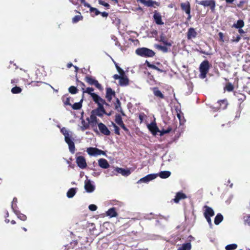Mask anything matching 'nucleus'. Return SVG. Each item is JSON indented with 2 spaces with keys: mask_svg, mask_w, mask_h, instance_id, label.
Instances as JSON below:
<instances>
[{
  "mask_svg": "<svg viewBox=\"0 0 250 250\" xmlns=\"http://www.w3.org/2000/svg\"><path fill=\"white\" fill-rule=\"evenodd\" d=\"M61 132L64 136V140L65 142L68 145L69 151L72 153H74L75 150V147L74 143L75 138V135L73 132L68 131L65 127H62L61 129Z\"/></svg>",
  "mask_w": 250,
  "mask_h": 250,
  "instance_id": "1",
  "label": "nucleus"
},
{
  "mask_svg": "<svg viewBox=\"0 0 250 250\" xmlns=\"http://www.w3.org/2000/svg\"><path fill=\"white\" fill-rule=\"evenodd\" d=\"M135 52L137 55L146 57H152L155 54L153 50L145 47L138 48Z\"/></svg>",
  "mask_w": 250,
  "mask_h": 250,
  "instance_id": "2",
  "label": "nucleus"
},
{
  "mask_svg": "<svg viewBox=\"0 0 250 250\" xmlns=\"http://www.w3.org/2000/svg\"><path fill=\"white\" fill-rule=\"evenodd\" d=\"M209 68V62L208 61H203L200 65L199 71L200 74L199 77L202 79L206 77L207 74L208 72Z\"/></svg>",
  "mask_w": 250,
  "mask_h": 250,
  "instance_id": "3",
  "label": "nucleus"
},
{
  "mask_svg": "<svg viewBox=\"0 0 250 250\" xmlns=\"http://www.w3.org/2000/svg\"><path fill=\"white\" fill-rule=\"evenodd\" d=\"M84 80L89 85H93L98 89L100 90H103V87L102 86L101 84L99 83L98 81L94 78L90 76H85Z\"/></svg>",
  "mask_w": 250,
  "mask_h": 250,
  "instance_id": "4",
  "label": "nucleus"
},
{
  "mask_svg": "<svg viewBox=\"0 0 250 250\" xmlns=\"http://www.w3.org/2000/svg\"><path fill=\"white\" fill-rule=\"evenodd\" d=\"M116 172L118 173H121L122 175L125 176H127L131 173L130 170L128 169H124L122 168L117 167L114 170H113L112 171V173L110 174L109 175L110 176L117 175Z\"/></svg>",
  "mask_w": 250,
  "mask_h": 250,
  "instance_id": "5",
  "label": "nucleus"
},
{
  "mask_svg": "<svg viewBox=\"0 0 250 250\" xmlns=\"http://www.w3.org/2000/svg\"><path fill=\"white\" fill-rule=\"evenodd\" d=\"M86 151L90 156H98L100 155H104L105 152L104 151L100 150L95 147H89L87 148Z\"/></svg>",
  "mask_w": 250,
  "mask_h": 250,
  "instance_id": "6",
  "label": "nucleus"
},
{
  "mask_svg": "<svg viewBox=\"0 0 250 250\" xmlns=\"http://www.w3.org/2000/svg\"><path fill=\"white\" fill-rule=\"evenodd\" d=\"M199 4L205 7L209 6L212 11H214L215 7V1L214 0H204L200 1Z\"/></svg>",
  "mask_w": 250,
  "mask_h": 250,
  "instance_id": "7",
  "label": "nucleus"
},
{
  "mask_svg": "<svg viewBox=\"0 0 250 250\" xmlns=\"http://www.w3.org/2000/svg\"><path fill=\"white\" fill-rule=\"evenodd\" d=\"M180 5L182 10L185 11L186 13L188 15L187 20L189 21L191 18L190 15V6L189 2L188 1L183 2L181 3Z\"/></svg>",
  "mask_w": 250,
  "mask_h": 250,
  "instance_id": "8",
  "label": "nucleus"
},
{
  "mask_svg": "<svg viewBox=\"0 0 250 250\" xmlns=\"http://www.w3.org/2000/svg\"><path fill=\"white\" fill-rule=\"evenodd\" d=\"M76 163L78 167L82 169L85 168L87 166L85 159L83 156H78L76 158Z\"/></svg>",
  "mask_w": 250,
  "mask_h": 250,
  "instance_id": "9",
  "label": "nucleus"
},
{
  "mask_svg": "<svg viewBox=\"0 0 250 250\" xmlns=\"http://www.w3.org/2000/svg\"><path fill=\"white\" fill-rule=\"evenodd\" d=\"M98 128L100 132L106 136H108L110 134V131L107 128V127L102 123H99L98 124Z\"/></svg>",
  "mask_w": 250,
  "mask_h": 250,
  "instance_id": "10",
  "label": "nucleus"
},
{
  "mask_svg": "<svg viewBox=\"0 0 250 250\" xmlns=\"http://www.w3.org/2000/svg\"><path fill=\"white\" fill-rule=\"evenodd\" d=\"M157 177V174H151L146 176L145 177L140 179L138 183H147L151 180L155 179Z\"/></svg>",
  "mask_w": 250,
  "mask_h": 250,
  "instance_id": "11",
  "label": "nucleus"
},
{
  "mask_svg": "<svg viewBox=\"0 0 250 250\" xmlns=\"http://www.w3.org/2000/svg\"><path fill=\"white\" fill-rule=\"evenodd\" d=\"M93 95V97L92 98L93 101L98 104V106H103L104 104H105V100L102 99L97 94Z\"/></svg>",
  "mask_w": 250,
  "mask_h": 250,
  "instance_id": "12",
  "label": "nucleus"
},
{
  "mask_svg": "<svg viewBox=\"0 0 250 250\" xmlns=\"http://www.w3.org/2000/svg\"><path fill=\"white\" fill-rule=\"evenodd\" d=\"M84 188L87 192H92L95 190V186L90 180H86L84 182Z\"/></svg>",
  "mask_w": 250,
  "mask_h": 250,
  "instance_id": "13",
  "label": "nucleus"
},
{
  "mask_svg": "<svg viewBox=\"0 0 250 250\" xmlns=\"http://www.w3.org/2000/svg\"><path fill=\"white\" fill-rule=\"evenodd\" d=\"M93 113H94L98 116L102 117L104 114H106L104 109V105L103 106H98V107L96 109L93 110Z\"/></svg>",
  "mask_w": 250,
  "mask_h": 250,
  "instance_id": "14",
  "label": "nucleus"
},
{
  "mask_svg": "<svg viewBox=\"0 0 250 250\" xmlns=\"http://www.w3.org/2000/svg\"><path fill=\"white\" fill-rule=\"evenodd\" d=\"M115 95V92L110 87H108L106 89V95L105 97L109 102H110L113 96Z\"/></svg>",
  "mask_w": 250,
  "mask_h": 250,
  "instance_id": "15",
  "label": "nucleus"
},
{
  "mask_svg": "<svg viewBox=\"0 0 250 250\" xmlns=\"http://www.w3.org/2000/svg\"><path fill=\"white\" fill-rule=\"evenodd\" d=\"M147 127L154 135H156L158 132L160 131L155 123H152L148 125Z\"/></svg>",
  "mask_w": 250,
  "mask_h": 250,
  "instance_id": "16",
  "label": "nucleus"
},
{
  "mask_svg": "<svg viewBox=\"0 0 250 250\" xmlns=\"http://www.w3.org/2000/svg\"><path fill=\"white\" fill-rule=\"evenodd\" d=\"M129 79L126 76H125V74L122 75V77H121V79L119 82V84L122 86H127L129 84Z\"/></svg>",
  "mask_w": 250,
  "mask_h": 250,
  "instance_id": "17",
  "label": "nucleus"
},
{
  "mask_svg": "<svg viewBox=\"0 0 250 250\" xmlns=\"http://www.w3.org/2000/svg\"><path fill=\"white\" fill-rule=\"evenodd\" d=\"M137 1H139L145 6L147 7H153L154 4L158 5V2L152 0H137Z\"/></svg>",
  "mask_w": 250,
  "mask_h": 250,
  "instance_id": "18",
  "label": "nucleus"
},
{
  "mask_svg": "<svg viewBox=\"0 0 250 250\" xmlns=\"http://www.w3.org/2000/svg\"><path fill=\"white\" fill-rule=\"evenodd\" d=\"M99 166L103 168H107L109 167V165L107 161L105 159H100L98 160Z\"/></svg>",
  "mask_w": 250,
  "mask_h": 250,
  "instance_id": "19",
  "label": "nucleus"
},
{
  "mask_svg": "<svg viewBox=\"0 0 250 250\" xmlns=\"http://www.w3.org/2000/svg\"><path fill=\"white\" fill-rule=\"evenodd\" d=\"M205 208H206L205 211L204 212L205 217H212L214 215V212L213 210L210 207H209L207 206H205Z\"/></svg>",
  "mask_w": 250,
  "mask_h": 250,
  "instance_id": "20",
  "label": "nucleus"
},
{
  "mask_svg": "<svg viewBox=\"0 0 250 250\" xmlns=\"http://www.w3.org/2000/svg\"><path fill=\"white\" fill-rule=\"evenodd\" d=\"M197 35V32L193 28H190L188 29L187 37L188 39L195 38Z\"/></svg>",
  "mask_w": 250,
  "mask_h": 250,
  "instance_id": "21",
  "label": "nucleus"
},
{
  "mask_svg": "<svg viewBox=\"0 0 250 250\" xmlns=\"http://www.w3.org/2000/svg\"><path fill=\"white\" fill-rule=\"evenodd\" d=\"M155 22L159 25H162L164 22L162 21V17L160 14L155 12L153 16Z\"/></svg>",
  "mask_w": 250,
  "mask_h": 250,
  "instance_id": "22",
  "label": "nucleus"
},
{
  "mask_svg": "<svg viewBox=\"0 0 250 250\" xmlns=\"http://www.w3.org/2000/svg\"><path fill=\"white\" fill-rule=\"evenodd\" d=\"M187 196L186 194H185L183 193L182 192H178L175 198L173 199L174 202L177 203L179 202V201L181 199H184L186 198Z\"/></svg>",
  "mask_w": 250,
  "mask_h": 250,
  "instance_id": "23",
  "label": "nucleus"
},
{
  "mask_svg": "<svg viewBox=\"0 0 250 250\" xmlns=\"http://www.w3.org/2000/svg\"><path fill=\"white\" fill-rule=\"evenodd\" d=\"M160 42H162L165 45L167 46H171L172 44V41H168L167 40L163 34L160 37Z\"/></svg>",
  "mask_w": 250,
  "mask_h": 250,
  "instance_id": "24",
  "label": "nucleus"
},
{
  "mask_svg": "<svg viewBox=\"0 0 250 250\" xmlns=\"http://www.w3.org/2000/svg\"><path fill=\"white\" fill-rule=\"evenodd\" d=\"M106 215L110 217H114L117 216V213L116 211L115 208H112L109 209L106 211Z\"/></svg>",
  "mask_w": 250,
  "mask_h": 250,
  "instance_id": "25",
  "label": "nucleus"
},
{
  "mask_svg": "<svg viewBox=\"0 0 250 250\" xmlns=\"http://www.w3.org/2000/svg\"><path fill=\"white\" fill-rule=\"evenodd\" d=\"M153 94L155 96H156L157 97H159L161 99L164 98V95L162 94V93L161 92V91L158 89V88L157 87L153 88Z\"/></svg>",
  "mask_w": 250,
  "mask_h": 250,
  "instance_id": "26",
  "label": "nucleus"
},
{
  "mask_svg": "<svg viewBox=\"0 0 250 250\" xmlns=\"http://www.w3.org/2000/svg\"><path fill=\"white\" fill-rule=\"evenodd\" d=\"M191 248V245L190 243H187L183 244L177 250H190Z\"/></svg>",
  "mask_w": 250,
  "mask_h": 250,
  "instance_id": "27",
  "label": "nucleus"
},
{
  "mask_svg": "<svg viewBox=\"0 0 250 250\" xmlns=\"http://www.w3.org/2000/svg\"><path fill=\"white\" fill-rule=\"evenodd\" d=\"M171 173L169 171H163L160 172L158 175L160 177L163 179L167 178L170 176Z\"/></svg>",
  "mask_w": 250,
  "mask_h": 250,
  "instance_id": "28",
  "label": "nucleus"
},
{
  "mask_svg": "<svg viewBox=\"0 0 250 250\" xmlns=\"http://www.w3.org/2000/svg\"><path fill=\"white\" fill-rule=\"evenodd\" d=\"M82 90H83V93H86L88 94L89 95H90L91 98H92L93 97V94H96V93L93 92L94 91V88L92 87H89L86 88V89H84L83 88Z\"/></svg>",
  "mask_w": 250,
  "mask_h": 250,
  "instance_id": "29",
  "label": "nucleus"
},
{
  "mask_svg": "<svg viewBox=\"0 0 250 250\" xmlns=\"http://www.w3.org/2000/svg\"><path fill=\"white\" fill-rule=\"evenodd\" d=\"M115 109L118 111L121 112L122 113V115L125 116V114L124 113V112L123 111L122 108H121V103L118 98L116 99V102L115 104Z\"/></svg>",
  "mask_w": 250,
  "mask_h": 250,
  "instance_id": "30",
  "label": "nucleus"
},
{
  "mask_svg": "<svg viewBox=\"0 0 250 250\" xmlns=\"http://www.w3.org/2000/svg\"><path fill=\"white\" fill-rule=\"evenodd\" d=\"M223 219V215L220 213H218L215 217L214 223L217 225H219L222 221Z\"/></svg>",
  "mask_w": 250,
  "mask_h": 250,
  "instance_id": "31",
  "label": "nucleus"
},
{
  "mask_svg": "<svg viewBox=\"0 0 250 250\" xmlns=\"http://www.w3.org/2000/svg\"><path fill=\"white\" fill-rule=\"evenodd\" d=\"M76 190L75 188H71L67 192V196L68 198H72L76 194Z\"/></svg>",
  "mask_w": 250,
  "mask_h": 250,
  "instance_id": "32",
  "label": "nucleus"
},
{
  "mask_svg": "<svg viewBox=\"0 0 250 250\" xmlns=\"http://www.w3.org/2000/svg\"><path fill=\"white\" fill-rule=\"evenodd\" d=\"M82 101H83V99H82L81 100V101L78 103H75L73 105L71 104V106H72L73 109L74 110L80 109V108H81V107L82 106Z\"/></svg>",
  "mask_w": 250,
  "mask_h": 250,
  "instance_id": "33",
  "label": "nucleus"
},
{
  "mask_svg": "<svg viewBox=\"0 0 250 250\" xmlns=\"http://www.w3.org/2000/svg\"><path fill=\"white\" fill-rule=\"evenodd\" d=\"M155 47L159 50L162 51L164 53H167L168 52V48L165 46H162L159 44H155Z\"/></svg>",
  "mask_w": 250,
  "mask_h": 250,
  "instance_id": "34",
  "label": "nucleus"
},
{
  "mask_svg": "<svg viewBox=\"0 0 250 250\" xmlns=\"http://www.w3.org/2000/svg\"><path fill=\"white\" fill-rule=\"evenodd\" d=\"M244 26V22L243 21L240 20L237 21L236 24H233V26L236 28H241Z\"/></svg>",
  "mask_w": 250,
  "mask_h": 250,
  "instance_id": "35",
  "label": "nucleus"
},
{
  "mask_svg": "<svg viewBox=\"0 0 250 250\" xmlns=\"http://www.w3.org/2000/svg\"><path fill=\"white\" fill-rule=\"evenodd\" d=\"M115 122L120 126L124 124L123 121L122 120V118L120 115H116Z\"/></svg>",
  "mask_w": 250,
  "mask_h": 250,
  "instance_id": "36",
  "label": "nucleus"
},
{
  "mask_svg": "<svg viewBox=\"0 0 250 250\" xmlns=\"http://www.w3.org/2000/svg\"><path fill=\"white\" fill-rule=\"evenodd\" d=\"M146 62L147 63V66L148 67L151 68L153 69H155V70H157V71H159L160 72H163V70L162 69L159 68L156 65H155L154 64H150L147 61H146Z\"/></svg>",
  "mask_w": 250,
  "mask_h": 250,
  "instance_id": "37",
  "label": "nucleus"
},
{
  "mask_svg": "<svg viewBox=\"0 0 250 250\" xmlns=\"http://www.w3.org/2000/svg\"><path fill=\"white\" fill-rule=\"evenodd\" d=\"M96 115H95L94 113H93L92 112V114L90 116V120H89V122L91 123H97L98 121H97V118L96 117Z\"/></svg>",
  "mask_w": 250,
  "mask_h": 250,
  "instance_id": "38",
  "label": "nucleus"
},
{
  "mask_svg": "<svg viewBox=\"0 0 250 250\" xmlns=\"http://www.w3.org/2000/svg\"><path fill=\"white\" fill-rule=\"evenodd\" d=\"M218 103H219L220 104L221 106H222L220 108L223 109L226 108V107L228 105V103H227V101L226 100H221L218 102Z\"/></svg>",
  "mask_w": 250,
  "mask_h": 250,
  "instance_id": "39",
  "label": "nucleus"
},
{
  "mask_svg": "<svg viewBox=\"0 0 250 250\" xmlns=\"http://www.w3.org/2000/svg\"><path fill=\"white\" fill-rule=\"evenodd\" d=\"M237 245L235 244H232L228 245L226 246L225 249L226 250H233L237 248Z\"/></svg>",
  "mask_w": 250,
  "mask_h": 250,
  "instance_id": "40",
  "label": "nucleus"
},
{
  "mask_svg": "<svg viewBox=\"0 0 250 250\" xmlns=\"http://www.w3.org/2000/svg\"><path fill=\"white\" fill-rule=\"evenodd\" d=\"M11 92L13 94H18L21 92V89L18 86H15L12 88Z\"/></svg>",
  "mask_w": 250,
  "mask_h": 250,
  "instance_id": "41",
  "label": "nucleus"
},
{
  "mask_svg": "<svg viewBox=\"0 0 250 250\" xmlns=\"http://www.w3.org/2000/svg\"><path fill=\"white\" fill-rule=\"evenodd\" d=\"M90 11L91 13L94 14V16H97L100 14V11L96 8H93L90 6Z\"/></svg>",
  "mask_w": 250,
  "mask_h": 250,
  "instance_id": "42",
  "label": "nucleus"
},
{
  "mask_svg": "<svg viewBox=\"0 0 250 250\" xmlns=\"http://www.w3.org/2000/svg\"><path fill=\"white\" fill-rule=\"evenodd\" d=\"M16 214L18 216V217L21 220H22V221H25L26 220V216L23 214H22V213H18L16 211L15 212Z\"/></svg>",
  "mask_w": 250,
  "mask_h": 250,
  "instance_id": "43",
  "label": "nucleus"
},
{
  "mask_svg": "<svg viewBox=\"0 0 250 250\" xmlns=\"http://www.w3.org/2000/svg\"><path fill=\"white\" fill-rule=\"evenodd\" d=\"M78 89L74 86H71L69 88V92L71 94H76L77 93Z\"/></svg>",
  "mask_w": 250,
  "mask_h": 250,
  "instance_id": "44",
  "label": "nucleus"
},
{
  "mask_svg": "<svg viewBox=\"0 0 250 250\" xmlns=\"http://www.w3.org/2000/svg\"><path fill=\"white\" fill-rule=\"evenodd\" d=\"M82 19V17L81 15H76L72 19V22L73 23H76Z\"/></svg>",
  "mask_w": 250,
  "mask_h": 250,
  "instance_id": "45",
  "label": "nucleus"
},
{
  "mask_svg": "<svg viewBox=\"0 0 250 250\" xmlns=\"http://www.w3.org/2000/svg\"><path fill=\"white\" fill-rule=\"evenodd\" d=\"M114 63H115V66H116V68L118 71V72L119 73V74L120 75H123V74H125V72L121 68H120L117 64V63H116V62H114Z\"/></svg>",
  "mask_w": 250,
  "mask_h": 250,
  "instance_id": "46",
  "label": "nucleus"
},
{
  "mask_svg": "<svg viewBox=\"0 0 250 250\" xmlns=\"http://www.w3.org/2000/svg\"><path fill=\"white\" fill-rule=\"evenodd\" d=\"M112 125L114 128L115 133L117 135H120L119 128L114 123H112Z\"/></svg>",
  "mask_w": 250,
  "mask_h": 250,
  "instance_id": "47",
  "label": "nucleus"
},
{
  "mask_svg": "<svg viewBox=\"0 0 250 250\" xmlns=\"http://www.w3.org/2000/svg\"><path fill=\"white\" fill-rule=\"evenodd\" d=\"M62 100H63V103L65 105H71V104L70 103V97L66 98L65 100H64V98H63Z\"/></svg>",
  "mask_w": 250,
  "mask_h": 250,
  "instance_id": "48",
  "label": "nucleus"
},
{
  "mask_svg": "<svg viewBox=\"0 0 250 250\" xmlns=\"http://www.w3.org/2000/svg\"><path fill=\"white\" fill-rule=\"evenodd\" d=\"M99 3L101 5H102L105 7H106L107 8V9H109V5L107 3H106L104 1L102 0H99Z\"/></svg>",
  "mask_w": 250,
  "mask_h": 250,
  "instance_id": "49",
  "label": "nucleus"
},
{
  "mask_svg": "<svg viewBox=\"0 0 250 250\" xmlns=\"http://www.w3.org/2000/svg\"><path fill=\"white\" fill-rule=\"evenodd\" d=\"M88 208L91 211H95L97 209V207L94 204H91L88 206Z\"/></svg>",
  "mask_w": 250,
  "mask_h": 250,
  "instance_id": "50",
  "label": "nucleus"
},
{
  "mask_svg": "<svg viewBox=\"0 0 250 250\" xmlns=\"http://www.w3.org/2000/svg\"><path fill=\"white\" fill-rule=\"evenodd\" d=\"M171 131V128H168L167 130H162V131H160L159 132H160V135L162 136L164 134L168 133Z\"/></svg>",
  "mask_w": 250,
  "mask_h": 250,
  "instance_id": "51",
  "label": "nucleus"
},
{
  "mask_svg": "<svg viewBox=\"0 0 250 250\" xmlns=\"http://www.w3.org/2000/svg\"><path fill=\"white\" fill-rule=\"evenodd\" d=\"M226 89L228 91H231L233 89V86L231 84L229 83L226 86Z\"/></svg>",
  "mask_w": 250,
  "mask_h": 250,
  "instance_id": "52",
  "label": "nucleus"
},
{
  "mask_svg": "<svg viewBox=\"0 0 250 250\" xmlns=\"http://www.w3.org/2000/svg\"><path fill=\"white\" fill-rule=\"evenodd\" d=\"M240 39H241L240 36L238 35V36H236V38L233 37L232 41L233 42H238L240 41Z\"/></svg>",
  "mask_w": 250,
  "mask_h": 250,
  "instance_id": "53",
  "label": "nucleus"
},
{
  "mask_svg": "<svg viewBox=\"0 0 250 250\" xmlns=\"http://www.w3.org/2000/svg\"><path fill=\"white\" fill-rule=\"evenodd\" d=\"M82 3H83L84 6L87 7H90V5L89 3L85 2V0H80Z\"/></svg>",
  "mask_w": 250,
  "mask_h": 250,
  "instance_id": "54",
  "label": "nucleus"
},
{
  "mask_svg": "<svg viewBox=\"0 0 250 250\" xmlns=\"http://www.w3.org/2000/svg\"><path fill=\"white\" fill-rule=\"evenodd\" d=\"M17 202V198H14L13 200V201H12V209H13L14 211L15 212L16 210L14 208V203H16Z\"/></svg>",
  "mask_w": 250,
  "mask_h": 250,
  "instance_id": "55",
  "label": "nucleus"
},
{
  "mask_svg": "<svg viewBox=\"0 0 250 250\" xmlns=\"http://www.w3.org/2000/svg\"><path fill=\"white\" fill-rule=\"evenodd\" d=\"M122 77V75H118L117 74H115L113 76V78L115 79V80H120L121 79V77Z\"/></svg>",
  "mask_w": 250,
  "mask_h": 250,
  "instance_id": "56",
  "label": "nucleus"
},
{
  "mask_svg": "<svg viewBox=\"0 0 250 250\" xmlns=\"http://www.w3.org/2000/svg\"><path fill=\"white\" fill-rule=\"evenodd\" d=\"M245 221L246 224L250 226V215L247 217V219H245Z\"/></svg>",
  "mask_w": 250,
  "mask_h": 250,
  "instance_id": "57",
  "label": "nucleus"
},
{
  "mask_svg": "<svg viewBox=\"0 0 250 250\" xmlns=\"http://www.w3.org/2000/svg\"><path fill=\"white\" fill-rule=\"evenodd\" d=\"M120 126L126 132H129L128 129L125 127L124 124H122Z\"/></svg>",
  "mask_w": 250,
  "mask_h": 250,
  "instance_id": "58",
  "label": "nucleus"
},
{
  "mask_svg": "<svg viewBox=\"0 0 250 250\" xmlns=\"http://www.w3.org/2000/svg\"><path fill=\"white\" fill-rule=\"evenodd\" d=\"M218 35H219L220 40L221 41L224 42V40H223V37H224L223 33H222V32H219V34H218Z\"/></svg>",
  "mask_w": 250,
  "mask_h": 250,
  "instance_id": "59",
  "label": "nucleus"
},
{
  "mask_svg": "<svg viewBox=\"0 0 250 250\" xmlns=\"http://www.w3.org/2000/svg\"><path fill=\"white\" fill-rule=\"evenodd\" d=\"M206 219H207V222L208 223V224L210 225V226H211V220L210 219V217L208 216V217H205Z\"/></svg>",
  "mask_w": 250,
  "mask_h": 250,
  "instance_id": "60",
  "label": "nucleus"
},
{
  "mask_svg": "<svg viewBox=\"0 0 250 250\" xmlns=\"http://www.w3.org/2000/svg\"><path fill=\"white\" fill-rule=\"evenodd\" d=\"M100 13L101 14V15L103 17H107L108 16V13H107L106 12H102V13Z\"/></svg>",
  "mask_w": 250,
  "mask_h": 250,
  "instance_id": "61",
  "label": "nucleus"
},
{
  "mask_svg": "<svg viewBox=\"0 0 250 250\" xmlns=\"http://www.w3.org/2000/svg\"><path fill=\"white\" fill-rule=\"evenodd\" d=\"M112 171L110 169L106 170L105 172L107 174L108 176H111L109 174L112 173Z\"/></svg>",
  "mask_w": 250,
  "mask_h": 250,
  "instance_id": "62",
  "label": "nucleus"
},
{
  "mask_svg": "<svg viewBox=\"0 0 250 250\" xmlns=\"http://www.w3.org/2000/svg\"><path fill=\"white\" fill-rule=\"evenodd\" d=\"M238 31H239V33H240V34H243V33H244V30L242 29H241V28H239Z\"/></svg>",
  "mask_w": 250,
  "mask_h": 250,
  "instance_id": "63",
  "label": "nucleus"
},
{
  "mask_svg": "<svg viewBox=\"0 0 250 250\" xmlns=\"http://www.w3.org/2000/svg\"><path fill=\"white\" fill-rule=\"evenodd\" d=\"M226 2L227 3H232L234 0H225Z\"/></svg>",
  "mask_w": 250,
  "mask_h": 250,
  "instance_id": "64",
  "label": "nucleus"
}]
</instances>
